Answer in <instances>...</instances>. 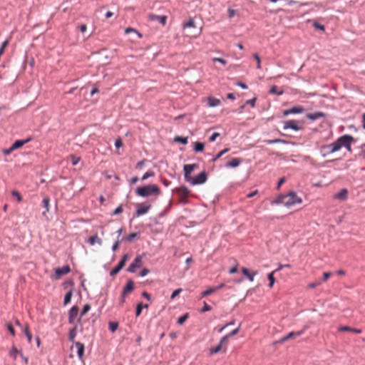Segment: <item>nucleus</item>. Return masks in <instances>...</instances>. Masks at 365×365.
I'll return each mask as SVG.
<instances>
[{
	"instance_id": "obj_53",
	"label": "nucleus",
	"mask_w": 365,
	"mask_h": 365,
	"mask_svg": "<svg viewBox=\"0 0 365 365\" xmlns=\"http://www.w3.org/2000/svg\"><path fill=\"white\" fill-rule=\"evenodd\" d=\"M256 101H257V98H253L252 99L247 100L246 101V104L250 105L252 108H254L255 106Z\"/></svg>"
},
{
	"instance_id": "obj_6",
	"label": "nucleus",
	"mask_w": 365,
	"mask_h": 365,
	"mask_svg": "<svg viewBox=\"0 0 365 365\" xmlns=\"http://www.w3.org/2000/svg\"><path fill=\"white\" fill-rule=\"evenodd\" d=\"M207 178V173L205 172H202L195 178H192L191 181H190L189 182L192 185H201L206 182Z\"/></svg>"
},
{
	"instance_id": "obj_30",
	"label": "nucleus",
	"mask_w": 365,
	"mask_h": 365,
	"mask_svg": "<svg viewBox=\"0 0 365 365\" xmlns=\"http://www.w3.org/2000/svg\"><path fill=\"white\" fill-rule=\"evenodd\" d=\"M269 93H272V94H277L278 96H280V95L283 94L284 91L282 89L279 90V88L277 86H272L270 88Z\"/></svg>"
},
{
	"instance_id": "obj_28",
	"label": "nucleus",
	"mask_w": 365,
	"mask_h": 365,
	"mask_svg": "<svg viewBox=\"0 0 365 365\" xmlns=\"http://www.w3.org/2000/svg\"><path fill=\"white\" fill-rule=\"evenodd\" d=\"M329 276H330V275H324V277H323V278H322V281H317V282H314V283H310V284H308V287H309V288H314V287H315L316 286L319 285V284L322 283V282H325V281H327V280L328 279V278H329Z\"/></svg>"
},
{
	"instance_id": "obj_11",
	"label": "nucleus",
	"mask_w": 365,
	"mask_h": 365,
	"mask_svg": "<svg viewBox=\"0 0 365 365\" xmlns=\"http://www.w3.org/2000/svg\"><path fill=\"white\" fill-rule=\"evenodd\" d=\"M68 322L70 324H74L78 315V309L76 306H73L69 311Z\"/></svg>"
},
{
	"instance_id": "obj_63",
	"label": "nucleus",
	"mask_w": 365,
	"mask_h": 365,
	"mask_svg": "<svg viewBox=\"0 0 365 365\" xmlns=\"http://www.w3.org/2000/svg\"><path fill=\"white\" fill-rule=\"evenodd\" d=\"M7 328H8V329H9V332H10L13 336H14V335H15V331H14V329L13 326H12L11 324H9L7 325Z\"/></svg>"
},
{
	"instance_id": "obj_29",
	"label": "nucleus",
	"mask_w": 365,
	"mask_h": 365,
	"mask_svg": "<svg viewBox=\"0 0 365 365\" xmlns=\"http://www.w3.org/2000/svg\"><path fill=\"white\" fill-rule=\"evenodd\" d=\"M24 332L25 334V335L27 337V339H28V341L29 343H31V341H32V334L30 332V330H29V327L28 324H26L25 327H24Z\"/></svg>"
},
{
	"instance_id": "obj_54",
	"label": "nucleus",
	"mask_w": 365,
	"mask_h": 365,
	"mask_svg": "<svg viewBox=\"0 0 365 365\" xmlns=\"http://www.w3.org/2000/svg\"><path fill=\"white\" fill-rule=\"evenodd\" d=\"M212 61L219 62V63H222V65H226V63H227V61L221 58H213Z\"/></svg>"
},
{
	"instance_id": "obj_64",
	"label": "nucleus",
	"mask_w": 365,
	"mask_h": 365,
	"mask_svg": "<svg viewBox=\"0 0 365 365\" xmlns=\"http://www.w3.org/2000/svg\"><path fill=\"white\" fill-rule=\"evenodd\" d=\"M13 151H14V149L11 146L9 149L4 150L3 153L4 155H9L10 153H11Z\"/></svg>"
},
{
	"instance_id": "obj_51",
	"label": "nucleus",
	"mask_w": 365,
	"mask_h": 365,
	"mask_svg": "<svg viewBox=\"0 0 365 365\" xmlns=\"http://www.w3.org/2000/svg\"><path fill=\"white\" fill-rule=\"evenodd\" d=\"M182 291V289H180H180H176V290H175V291L172 293V294H171V297H170L171 299H175L178 295H179V294H180Z\"/></svg>"
},
{
	"instance_id": "obj_47",
	"label": "nucleus",
	"mask_w": 365,
	"mask_h": 365,
	"mask_svg": "<svg viewBox=\"0 0 365 365\" xmlns=\"http://www.w3.org/2000/svg\"><path fill=\"white\" fill-rule=\"evenodd\" d=\"M154 175L153 171H148L142 177V180H145L147 178L154 176Z\"/></svg>"
},
{
	"instance_id": "obj_20",
	"label": "nucleus",
	"mask_w": 365,
	"mask_h": 365,
	"mask_svg": "<svg viewBox=\"0 0 365 365\" xmlns=\"http://www.w3.org/2000/svg\"><path fill=\"white\" fill-rule=\"evenodd\" d=\"M220 100L212 96L207 98V105L210 107H216L220 104Z\"/></svg>"
},
{
	"instance_id": "obj_13",
	"label": "nucleus",
	"mask_w": 365,
	"mask_h": 365,
	"mask_svg": "<svg viewBox=\"0 0 365 365\" xmlns=\"http://www.w3.org/2000/svg\"><path fill=\"white\" fill-rule=\"evenodd\" d=\"M190 192L189 189L185 186H181L175 189V192L180 196V197L187 198Z\"/></svg>"
},
{
	"instance_id": "obj_33",
	"label": "nucleus",
	"mask_w": 365,
	"mask_h": 365,
	"mask_svg": "<svg viewBox=\"0 0 365 365\" xmlns=\"http://www.w3.org/2000/svg\"><path fill=\"white\" fill-rule=\"evenodd\" d=\"M118 328V323L116 322H109V330L111 332H115Z\"/></svg>"
},
{
	"instance_id": "obj_38",
	"label": "nucleus",
	"mask_w": 365,
	"mask_h": 365,
	"mask_svg": "<svg viewBox=\"0 0 365 365\" xmlns=\"http://www.w3.org/2000/svg\"><path fill=\"white\" fill-rule=\"evenodd\" d=\"M148 307V304L143 305L142 303H139L136 308V312H135L136 317H138L140 315L143 307L147 308Z\"/></svg>"
},
{
	"instance_id": "obj_3",
	"label": "nucleus",
	"mask_w": 365,
	"mask_h": 365,
	"mask_svg": "<svg viewBox=\"0 0 365 365\" xmlns=\"http://www.w3.org/2000/svg\"><path fill=\"white\" fill-rule=\"evenodd\" d=\"M354 140L351 135H342L335 141L332 150H339L342 147H344L348 151L351 152V144Z\"/></svg>"
},
{
	"instance_id": "obj_41",
	"label": "nucleus",
	"mask_w": 365,
	"mask_h": 365,
	"mask_svg": "<svg viewBox=\"0 0 365 365\" xmlns=\"http://www.w3.org/2000/svg\"><path fill=\"white\" fill-rule=\"evenodd\" d=\"M76 327L71 329L70 331V333H69V339L71 341H74V339L76 336Z\"/></svg>"
},
{
	"instance_id": "obj_18",
	"label": "nucleus",
	"mask_w": 365,
	"mask_h": 365,
	"mask_svg": "<svg viewBox=\"0 0 365 365\" xmlns=\"http://www.w3.org/2000/svg\"><path fill=\"white\" fill-rule=\"evenodd\" d=\"M133 289H134V283L133 281L129 280L128 282V283L126 284V285L125 286L123 293L124 294V296H127L130 292H132Z\"/></svg>"
},
{
	"instance_id": "obj_36",
	"label": "nucleus",
	"mask_w": 365,
	"mask_h": 365,
	"mask_svg": "<svg viewBox=\"0 0 365 365\" xmlns=\"http://www.w3.org/2000/svg\"><path fill=\"white\" fill-rule=\"evenodd\" d=\"M267 144H274V143H286L287 141L282 139H274V140H267L264 141Z\"/></svg>"
},
{
	"instance_id": "obj_42",
	"label": "nucleus",
	"mask_w": 365,
	"mask_h": 365,
	"mask_svg": "<svg viewBox=\"0 0 365 365\" xmlns=\"http://www.w3.org/2000/svg\"><path fill=\"white\" fill-rule=\"evenodd\" d=\"M253 57L256 60L257 68L258 69H260L261 68V61H260V58H259V55L257 53H255L253 55Z\"/></svg>"
},
{
	"instance_id": "obj_15",
	"label": "nucleus",
	"mask_w": 365,
	"mask_h": 365,
	"mask_svg": "<svg viewBox=\"0 0 365 365\" xmlns=\"http://www.w3.org/2000/svg\"><path fill=\"white\" fill-rule=\"evenodd\" d=\"M226 349H227L226 346H225L223 347V346L219 343V344L217 346L211 347L209 349V352H210V355H213V354H215L221 351H222L223 352H225Z\"/></svg>"
},
{
	"instance_id": "obj_52",
	"label": "nucleus",
	"mask_w": 365,
	"mask_h": 365,
	"mask_svg": "<svg viewBox=\"0 0 365 365\" xmlns=\"http://www.w3.org/2000/svg\"><path fill=\"white\" fill-rule=\"evenodd\" d=\"M122 212H123V206L120 205L113 211L112 215H119Z\"/></svg>"
},
{
	"instance_id": "obj_26",
	"label": "nucleus",
	"mask_w": 365,
	"mask_h": 365,
	"mask_svg": "<svg viewBox=\"0 0 365 365\" xmlns=\"http://www.w3.org/2000/svg\"><path fill=\"white\" fill-rule=\"evenodd\" d=\"M70 272V267L68 265H64L62 268H57L55 274H68Z\"/></svg>"
},
{
	"instance_id": "obj_45",
	"label": "nucleus",
	"mask_w": 365,
	"mask_h": 365,
	"mask_svg": "<svg viewBox=\"0 0 365 365\" xmlns=\"http://www.w3.org/2000/svg\"><path fill=\"white\" fill-rule=\"evenodd\" d=\"M229 336L225 335L221 339H220V344H222L223 346V347L225 346H227V341H228V339H229Z\"/></svg>"
},
{
	"instance_id": "obj_60",
	"label": "nucleus",
	"mask_w": 365,
	"mask_h": 365,
	"mask_svg": "<svg viewBox=\"0 0 365 365\" xmlns=\"http://www.w3.org/2000/svg\"><path fill=\"white\" fill-rule=\"evenodd\" d=\"M268 279L269 280V287H272L274 283V275H268Z\"/></svg>"
},
{
	"instance_id": "obj_2",
	"label": "nucleus",
	"mask_w": 365,
	"mask_h": 365,
	"mask_svg": "<svg viewBox=\"0 0 365 365\" xmlns=\"http://www.w3.org/2000/svg\"><path fill=\"white\" fill-rule=\"evenodd\" d=\"M135 193L137 195L146 197L150 195L158 196L160 195V190L157 185H148L143 187H139L136 189Z\"/></svg>"
},
{
	"instance_id": "obj_35",
	"label": "nucleus",
	"mask_w": 365,
	"mask_h": 365,
	"mask_svg": "<svg viewBox=\"0 0 365 365\" xmlns=\"http://www.w3.org/2000/svg\"><path fill=\"white\" fill-rule=\"evenodd\" d=\"M204 144L200 142L195 143L194 150L195 152H202L204 150Z\"/></svg>"
},
{
	"instance_id": "obj_62",
	"label": "nucleus",
	"mask_w": 365,
	"mask_h": 365,
	"mask_svg": "<svg viewBox=\"0 0 365 365\" xmlns=\"http://www.w3.org/2000/svg\"><path fill=\"white\" fill-rule=\"evenodd\" d=\"M239 330H240V328L237 327L235 329L232 330L230 333L227 334V336H229V337H231V336L237 334L239 332Z\"/></svg>"
},
{
	"instance_id": "obj_46",
	"label": "nucleus",
	"mask_w": 365,
	"mask_h": 365,
	"mask_svg": "<svg viewBox=\"0 0 365 365\" xmlns=\"http://www.w3.org/2000/svg\"><path fill=\"white\" fill-rule=\"evenodd\" d=\"M63 286L65 289H68L69 290L70 289H73V283L71 280H68L63 284Z\"/></svg>"
},
{
	"instance_id": "obj_39",
	"label": "nucleus",
	"mask_w": 365,
	"mask_h": 365,
	"mask_svg": "<svg viewBox=\"0 0 365 365\" xmlns=\"http://www.w3.org/2000/svg\"><path fill=\"white\" fill-rule=\"evenodd\" d=\"M49 203H50V199L48 197H44L43 200V205L46 209V212L49 211Z\"/></svg>"
},
{
	"instance_id": "obj_32",
	"label": "nucleus",
	"mask_w": 365,
	"mask_h": 365,
	"mask_svg": "<svg viewBox=\"0 0 365 365\" xmlns=\"http://www.w3.org/2000/svg\"><path fill=\"white\" fill-rule=\"evenodd\" d=\"M182 27L184 29H185V28H195V24L194 20L192 19H190L187 22L183 23Z\"/></svg>"
},
{
	"instance_id": "obj_56",
	"label": "nucleus",
	"mask_w": 365,
	"mask_h": 365,
	"mask_svg": "<svg viewBox=\"0 0 365 365\" xmlns=\"http://www.w3.org/2000/svg\"><path fill=\"white\" fill-rule=\"evenodd\" d=\"M136 237H137V233L133 232L127 236L126 240L129 242H131Z\"/></svg>"
},
{
	"instance_id": "obj_34",
	"label": "nucleus",
	"mask_w": 365,
	"mask_h": 365,
	"mask_svg": "<svg viewBox=\"0 0 365 365\" xmlns=\"http://www.w3.org/2000/svg\"><path fill=\"white\" fill-rule=\"evenodd\" d=\"M131 32L135 33L140 38H141L143 37V35L139 31H138L136 29H135L133 28L129 27L125 30V33L126 34H128Z\"/></svg>"
},
{
	"instance_id": "obj_17",
	"label": "nucleus",
	"mask_w": 365,
	"mask_h": 365,
	"mask_svg": "<svg viewBox=\"0 0 365 365\" xmlns=\"http://www.w3.org/2000/svg\"><path fill=\"white\" fill-rule=\"evenodd\" d=\"M338 330L339 331H351L355 334H361L362 332L361 329H360L352 328L348 326L340 327H339Z\"/></svg>"
},
{
	"instance_id": "obj_55",
	"label": "nucleus",
	"mask_w": 365,
	"mask_h": 365,
	"mask_svg": "<svg viewBox=\"0 0 365 365\" xmlns=\"http://www.w3.org/2000/svg\"><path fill=\"white\" fill-rule=\"evenodd\" d=\"M211 310V307L208 305L206 302H204V306L201 309L202 312H205Z\"/></svg>"
},
{
	"instance_id": "obj_14",
	"label": "nucleus",
	"mask_w": 365,
	"mask_h": 365,
	"mask_svg": "<svg viewBox=\"0 0 365 365\" xmlns=\"http://www.w3.org/2000/svg\"><path fill=\"white\" fill-rule=\"evenodd\" d=\"M334 145H335V142H334L333 143H331L329 145H325L322 146L321 150H322V152H324L323 153V155L325 156L327 155L336 152L337 150H332Z\"/></svg>"
},
{
	"instance_id": "obj_61",
	"label": "nucleus",
	"mask_w": 365,
	"mask_h": 365,
	"mask_svg": "<svg viewBox=\"0 0 365 365\" xmlns=\"http://www.w3.org/2000/svg\"><path fill=\"white\" fill-rule=\"evenodd\" d=\"M237 272V264L233 265L229 270L230 274H235Z\"/></svg>"
},
{
	"instance_id": "obj_21",
	"label": "nucleus",
	"mask_w": 365,
	"mask_h": 365,
	"mask_svg": "<svg viewBox=\"0 0 365 365\" xmlns=\"http://www.w3.org/2000/svg\"><path fill=\"white\" fill-rule=\"evenodd\" d=\"M348 190L345 188L341 190L334 197L340 200H345L347 198Z\"/></svg>"
},
{
	"instance_id": "obj_4",
	"label": "nucleus",
	"mask_w": 365,
	"mask_h": 365,
	"mask_svg": "<svg viewBox=\"0 0 365 365\" xmlns=\"http://www.w3.org/2000/svg\"><path fill=\"white\" fill-rule=\"evenodd\" d=\"M284 129H292L294 130H300L302 129V122L294 120H287L284 123Z\"/></svg>"
},
{
	"instance_id": "obj_25",
	"label": "nucleus",
	"mask_w": 365,
	"mask_h": 365,
	"mask_svg": "<svg viewBox=\"0 0 365 365\" xmlns=\"http://www.w3.org/2000/svg\"><path fill=\"white\" fill-rule=\"evenodd\" d=\"M241 160L240 158H233L232 160H230L226 164V166L230 168H236L239 166Z\"/></svg>"
},
{
	"instance_id": "obj_59",
	"label": "nucleus",
	"mask_w": 365,
	"mask_h": 365,
	"mask_svg": "<svg viewBox=\"0 0 365 365\" xmlns=\"http://www.w3.org/2000/svg\"><path fill=\"white\" fill-rule=\"evenodd\" d=\"M220 135V133H214L210 137V141L213 142L216 140V138Z\"/></svg>"
},
{
	"instance_id": "obj_19",
	"label": "nucleus",
	"mask_w": 365,
	"mask_h": 365,
	"mask_svg": "<svg viewBox=\"0 0 365 365\" xmlns=\"http://www.w3.org/2000/svg\"><path fill=\"white\" fill-rule=\"evenodd\" d=\"M31 140V138H27L26 140H16L14 143V144L11 145L14 150L21 148L23 147L26 143H29Z\"/></svg>"
},
{
	"instance_id": "obj_37",
	"label": "nucleus",
	"mask_w": 365,
	"mask_h": 365,
	"mask_svg": "<svg viewBox=\"0 0 365 365\" xmlns=\"http://www.w3.org/2000/svg\"><path fill=\"white\" fill-rule=\"evenodd\" d=\"M175 142L180 143L183 145H186L187 143V138L182 137V136H176L174 139Z\"/></svg>"
},
{
	"instance_id": "obj_49",
	"label": "nucleus",
	"mask_w": 365,
	"mask_h": 365,
	"mask_svg": "<svg viewBox=\"0 0 365 365\" xmlns=\"http://www.w3.org/2000/svg\"><path fill=\"white\" fill-rule=\"evenodd\" d=\"M91 309V306L88 304L84 305L83 309L81 312V316H83Z\"/></svg>"
},
{
	"instance_id": "obj_12",
	"label": "nucleus",
	"mask_w": 365,
	"mask_h": 365,
	"mask_svg": "<svg viewBox=\"0 0 365 365\" xmlns=\"http://www.w3.org/2000/svg\"><path fill=\"white\" fill-rule=\"evenodd\" d=\"M128 259V255H124L122 259L119 262L118 264L110 271V274H118V272H120V270L124 267Z\"/></svg>"
},
{
	"instance_id": "obj_31",
	"label": "nucleus",
	"mask_w": 365,
	"mask_h": 365,
	"mask_svg": "<svg viewBox=\"0 0 365 365\" xmlns=\"http://www.w3.org/2000/svg\"><path fill=\"white\" fill-rule=\"evenodd\" d=\"M20 354H21V352L19 351L15 346H14L12 348V349L11 350L9 354H10L11 357H12L14 360H16L17 358V356L18 355L20 356Z\"/></svg>"
},
{
	"instance_id": "obj_48",
	"label": "nucleus",
	"mask_w": 365,
	"mask_h": 365,
	"mask_svg": "<svg viewBox=\"0 0 365 365\" xmlns=\"http://www.w3.org/2000/svg\"><path fill=\"white\" fill-rule=\"evenodd\" d=\"M71 162H72L73 165H77L81 160L80 157H77L75 155H71Z\"/></svg>"
},
{
	"instance_id": "obj_10",
	"label": "nucleus",
	"mask_w": 365,
	"mask_h": 365,
	"mask_svg": "<svg viewBox=\"0 0 365 365\" xmlns=\"http://www.w3.org/2000/svg\"><path fill=\"white\" fill-rule=\"evenodd\" d=\"M150 205L146 204H138L137 205V209H136V215L140 216L143 215L148 212V210L150 209Z\"/></svg>"
},
{
	"instance_id": "obj_5",
	"label": "nucleus",
	"mask_w": 365,
	"mask_h": 365,
	"mask_svg": "<svg viewBox=\"0 0 365 365\" xmlns=\"http://www.w3.org/2000/svg\"><path fill=\"white\" fill-rule=\"evenodd\" d=\"M196 168H197V165L195 163L186 164L184 165V167H183L184 176H185V180L187 182H189L190 181H191V179L192 178L191 176V173Z\"/></svg>"
},
{
	"instance_id": "obj_8",
	"label": "nucleus",
	"mask_w": 365,
	"mask_h": 365,
	"mask_svg": "<svg viewBox=\"0 0 365 365\" xmlns=\"http://www.w3.org/2000/svg\"><path fill=\"white\" fill-rule=\"evenodd\" d=\"M305 328L300 330V331H292V332H289L287 335L283 336L282 338L280 339L279 340V342L280 343H284L289 339H294L295 337L297 336H301L302 334H304V331H305Z\"/></svg>"
},
{
	"instance_id": "obj_50",
	"label": "nucleus",
	"mask_w": 365,
	"mask_h": 365,
	"mask_svg": "<svg viewBox=\"0 0 365 365\" xmlns=\"http://www.w3.org/2000/svg\"><path fill=\"white\" fill-rule=\"evenodd\" d=\"M11 194L14 197H16V199L19 202H21L22 200V197L18 191L14 190V191H12Z\"/></svg>"
},
{
	"instance_id": "obj_7",
	"label": "nucleus",
	"mask_w": 365,
	"mask_h": 365,
	"mask_svg": "<svg viewBox=\"0 0 365 365\" xmlns=\"http://www.w3.org/2000/svg\"><path fill=\"white\" fill-rule=\"evenodd\" d=\"M143 264V257L142 256H138L135 257L134 261L131 263V264L128 268V271L129 272H135L137 269L140 267Z\"/></svg>"
},
{
	"instance_id": "obj_9",
	"label": "nucleus",
	"mask_w": 365,
	"mask_h": 365,
	"mask_svg": "<svg viewBox=\"0 0 365 365\" xmlns=\"http://www.w3.org/2000/svg\"><path fill=\"white\" fill-rule=\"evenodd\" d=\"M304 111V109L301 106H294L292 108L285 110L283 111V115L287 116L290 114H297V113H302Z\"/></svg>"
},
{
	"instance_id": "obj_40",
	"label": "nucleus",
	"mask_w": 365,
	"mask_h": 365,
	"mask_svg": "<svg viewBox=\"0 0 365 365\" xmlns=\"http://www.w3.org/2000/svg\"><path fill=\"white\" fill-rule=\"evenodd\" d=\"M230 150L229 148H225L224 150H221L213 159L214 161H216L218 160L222 155L227 153Z\"/></svg>"
},
{
	"instance_id": "obj_23",
	"label": "nucleus",
	"mask_w": 365,
	"mask_h": 365,
	"mask_svg": "<svg viewBox=\"0 0 365 365\" xmlns=\"http://www.w3.org/2000/svg\"><path fill=\"white\" fill-rule=\"evenodd\" d=\"M224 286H225V284L222 283L218 286L210 287L209 289L205 290V294H207V296L210 295L212 293L219 290L220 289L222 288Z\"/></svg>"
},
{
	"instance_id": "obj_43",
	"label": "nucleus",
	"mask_w": 365,
	"mask_h": 365,
	"mask_svg": "<svg viewBox=\"0 0 365 365\" xmlns=\"http://www.w3.org/2000/svg\"><path fill=\"white\" fill-rule=\"evenodd\" d=\"M89 243L92 245H93L97 241L100 242L101 240L98 237L97 235L91 236L89 238Z\"/></svg>"
},
{
	"instance_id": "obj_16",
	"label": "nucleus",
	"mask_w": 365,
	"mask_h": 365,
	"mask_svg": "<svg viewBox=\"0 0 365 365\" xmlns=\"http://www.w3.org/2000/svg\"><path fill=\"white\" fill-rule=\"evenodd\" d=\"M149 19L152 21H158L163 25H165L167 21V17L165 16H158L155 14H150Z\"/></svg>"
},
{
	"instance_id": "obj_44",
	"label": "nucleus",
	"mask_w": 365,
	"mask_h": 365,
	"mask_svg": "<svg viewBox=\"0 0 365 365\" xmlns=\"http://www.w3.org/2000/svg\"><path fill=\"white\" fill-rule=\"evenodd\" d=\"M188 318V314H185L184 315H182V317H180L178 320V323L179 324H182Z\"/></svg>"
},
{
	"instance_id": "obj_27",
	"label": "nucleus",
	"mask_w": 365,
	"mask_h": 365,
	"mask_svg": "<svg viewBox=\"0 0 365 365\" xmlns=\"http://www.w3.org/2000/svg\"><path fill=\"white\" fill-rule=\"evenodd\" d=\"M73 289H70L68 291V292L66 293V294L65 295V297H64V305L68 304L71 302V297H72V295H73Z\"/></svg>"
},
{
	"instance_id": "obj_24",
	"label": "nucleus",
	"mask_w": 365,
	"mask_h": 365,
	"mask_svg": "<svg viewBox=\"0 0 365 365\" xmlns=\"http://www.w3.org/2000/svg\"><path fill=\"white\" fill-rule=\"evenodd\" d=\"M324 115L323 113L322 112H317L315 113H308L307 115V118L312 120H315L319 118H322L323 117Z\"/></svg>"
},
{
	"instance_id": "obj_57",
	"label": "nucleus",
	"mask_w": 365,
	"mask_h": 365,
	"mask_svg": "<svg viewBox=\"0 0 365 365\" xmlns=\"http://www.w3.org/2000/svg\"><path fill=\"white\" fill-rule=\"evenodd\" d=\"M314 26L316 29H319V30H320V31H324V29H324V26L323 25H322V24H320L317 23V22H314Z\"/></svg>"
},
{
	"instance_id": "obj_58",
	"label": "nucleus",
	"mask_w": 365,
	"mask_h": 365,
	"mask_svg": "<svg viewBox=\"0 0 365 365\" xmlns=\"http://www.w3.org/2000/svg\"><path fill=\"white\" fill-rule=\"evenodd\" d=\"M115 145L117 148H120V147H122L123 146L122 140L120 138L116 139L115 142Z\"/></svg>"
},
{
	"instance_id": "obj_1",
	"label": "nucleus",
	"mask_w": 365,
	"mask_h": 365,
	"mask_svg": "<svg viewBox=\"0 0 365 365\" xmlns=\"http://www.w3.org/2000/svg\"><path fill=\"white\" fill-rule=\"evenodd\" d=\"M302 202V198L294 192H290L287 195H280L272 202L273 204H282L288 207Z\"/></svg>"
},
{
	"instance_id": "obj_22",
	"label": "nucleus",
	"mask_w": 365,
	"mask_h": 365,
	"mask_svg": "<svg viewBox=\"0 0 365 365\" xmlns=\"http://www.w3.org/2000/svg\"><path fill=\"white\" fill-rule=\"evenodd\" d=\"M76 347L77 348V354L80 359H82L84 354V345L81 342H76Z\"/></svg>"
}]
</instances>
